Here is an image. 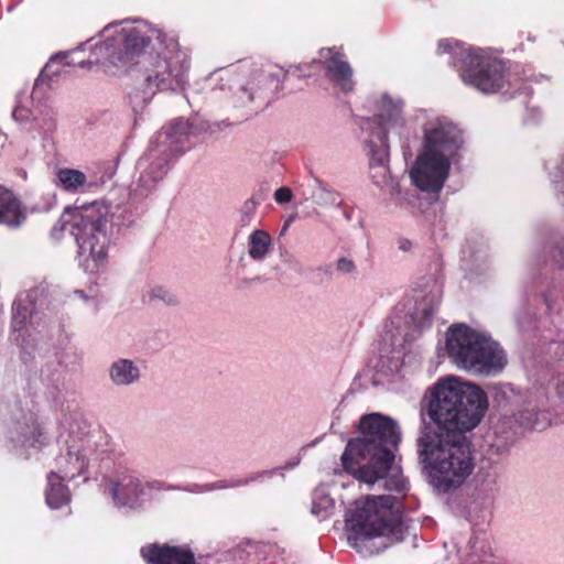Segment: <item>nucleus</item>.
Segmentation results:
<instances>
[{"mask_svg": "<svg viewBox=\"0 0 564 564\" xmlns=\"http://www.w3.org/2000/svg\"><path fill=\"white\" fill-rule=\"evenodd\" d=\"M401 442V432L395 420L381 413L361 416L359 436L350 440L341 455L345 470L367 485H378L399 494L408 489V482L393 467L392 449Z\"/></svg>", "mask_w": 564, "mask_h": 564, "instance_id": "f257e3e1", "label": "nucleus"}, {"mask_svg": "<svg viewBox=\"0 0 564 564\" xmlns=\"http://www.w3.org/2000/svg\"><path fill=\"white\" fill-rule=\"evenodd\" d=\"M426 414L444 437L464 436L477 427L488 409V398L476 384L455 377L440 379L426 393Z\"/></svg>", "mask_w": 564, "mask_h": 564, "instance_id": "f03ea898", "label": "nucleus"}, {"mask_svg": "<svg viewBox=\"0 0 564 564\" xmlns=\"http://www.w3.org/2000/svg\"><path fill=\"white\" fill-rule=\"evenodd\" d=\"M416 453L429 482L443 494L462 487L475 468L470 443L465 436L444 437L425 420L416 437Z\"/></svg>", "mask_w": 564, "mask_h": 564, "instance_id": "7ed1b4c3", "label": "nucleus"}, {"mask_svg": "<svg viewBox=\"0 0 564 564\" xmlns=\"http://www.w3.org/2000/svg\"><path fill=\"white\" fill-rule=\"evenodd\" d=\"M348 542L359 553L379 552L387 544L375 547L372 540L387 538L402 540L400 500L391 495L365 496L356 500L346 516Z\"/></svg>", "mask_w": 564, "mask_h": 564, "instance_id": "20e7f679", "label": "nucleus"}, {"mask_svg": "<svg viewBox=\"0 0 564 564\" xmlns=\"http://www.w3.org/2000/svg\"><path fill=\"white\" fill-rule=\"evenodd\" d=\"M402 109L403 101L401 99H392L384 94L380 101L378 115L373 119H367L361 123V129L369 134L365 143L369 155L371 180L377 186L389 188L393 195L399 194V185L391 177L388 166V138L390 134H394L401 139L408 134Z\"/></svg>", "mask_w": 564, "mask_h": 564, "instance_id": "39448f33", "label": "nucleus"}, {"mask_svg": "<svg viewBox=\"0 0 564 564\" xmlns=\"http://www.w3.org/2000/svg\"><path fill=\"white\" fill-rule=\"evenodd\" d=\"M445 350L456 368L474 376H496L508 362L499 343L465 324H454L447 329Z\"/></svg>", "mask_w": 564, "mask_h": 564, "instance_id": "423d86ee", "label": "nucleus"}, {"mask_svg": "<svg viewBox=\"0 0 564 564\" xmlns=\"http://www.w3.org/2000/svg\"><path fill=\"white\" fill-rule=\"evenodd\" d=\"M63 229L68 230L78 246V254L96 264L105 261L109 246L110 215L108 207L99 202L66 208Z\"/></svg>", "mask_w": 564, "mask_h": 564, "instance_id": "0eeeda50", "label": "nucleus"}, {"mask_svg": "<svg viewBox=\"0 0 564 564\" xmlns=\"http://www.w3.org/2000/svg\"><path fill=\"white\" fill-rule=\"evenodd\" d=\"M442 286L434 282L429 292L417 291L400 302L384 325L383 338L392 348H402L431 327L433 315L441 303Z\"/></svg>", "mask_w": 564, "mask_h": 564, "instance_id": "6e6552de", "label": "nucleus"}, {"mask_svg": "<svg viewBox=\"0 0 564 564\" xmlns=\"http://www.w3.org/2000/svg\"><path fill=\"white\" fill-rule=\"evenodd\" d=\"M192 133L188 121L180 118L162 128L152 140L149 150L139 159V185L147 193L166 175L171 162L184 152Z\"/></svg>", "mask_w": 564, "mask_h": 564, "instance_id": "1a4fd4ad", "label": "nucleus"}, {"mask_svg": "<svg viewBox=\"0 0 564 564\" xmlns=\"http://www.w3.org/2000/svg\"><path fill=\"white\" fill-rule=\"evenodd\" d=\"M137 63L140 65L144 85V101L160 90L182 89L189 67L186 52L182 51L173 39L166 41L162 51L155 55L152 53L143 55Z\"/></svg>", "mask_w": 564, "mask_h": 564, "instance_id": "9d476101", "label": "nucleus"}, {"mask_svg": "<svg viewBox=\"0 0 564 564\" xmlns=\"http://www.w3.org/2000/svg\"><path fill=\"white\" fill-rule=\"evenodd\" d=\"M437 50L453 54L454 66L465 85L484 94H494L505 86V65L481 50L464 48L451 40L440 41Z\"/></svg>", "mask_w": 564, "mask_h": 564, "instance_id": "9b49d317", "label": "nucleus"}, {"mask_svg": "<svg viewBox=\"0 0 564 564\" xmlns=\"http://www.w3.org/2000/svg\"><path fill=\"white\" fill-rule=\"evenodd\" d=\"M161 37V33L145 22H126L121 25L120 31H116L115 36L96 45L93 55L96 56V62L104 65L126 66L133 57L142 58L143 55H147L145 48L153 39H156L161 46L163 44Z\"/></svg>", "mask_w": 564, "mask_h": 564, "instance_id": "f8f14e48", "label": "nucleus"}, {"mask_svg": "<svg viewBox=\"0 0 564 564\" xmlns=\"http://www.w3.org/2000/svg\"><path fill=\"white\" fill-rule=\"evenodd\" d=\"M464 144L463 131L447 118L429 120L423 128L422 150L453 161Z\"/></svg>", "mask_w": 564, "mask_h": 564, "instance_id": "ddd939ff", "label": "nucleus"}, {"mask_svg": "<svg viewBox=\"0 0 564 564\" xmlns=\"http://www.w3.org/2000/svg\"><path fill=\"white\" fill-rule=\"evenodd\" d=\"M452 162L422 150L410 170L412 184L423 192H440L448 177Z\"/></svg>", "mask_w": 564, "mask_h": 564, "instance_id": "4468645a", "label": "nucleus"}, {"mask_svg": "<svg viewBox=\"0 0 564 564\" xmlns=\"http://www.w3.org/2000/svg\"><path fill=\"white\" fill-rule=\"evenodd\" d=\"M318 63L323 64L326 78L345 93L355 87L352 68L344 56L333 48H322L318 53Z\"/></svg>", "mask_w": 564, "mask_h": 564, "instance_id": "2eb2a0df", "label": "nucleus"}, {"mask_svg": "<svg viewBox=\"0 0 564 564\" xmlns=\"http://www.w3.org/2000/svg\"><path fill=\"white\" fill-rule=\"evenodd\" d=\"M547 399L541 391L529 393L516 414L517 422L529 430H543L551 423Z\"/></svg>", "mask_w": 564, "mask_h": 564, "instance_id": "dca6fc26", "label": "nucleus"}, {"mask_svg": "<svg viewBox=\"0 0 564 564\" xmlns=\"http://www.w3.org/2000/svg\"><path fill=\"white\" fill-rule=\"evenodd\" d=\"M141 554L149 564H196L194 553L178 546L154 544L142 547Z\"/></svg>", "mask_w": 564, "mask_h": 564, "instance_id": "f3484780", "label": "nucleus"}, {"mask_svg": "<svg viewBox=\"0 0 564 564\" xmlns=\"http://www.w3.org/2000/svg\"><path fill=\"white\" fill-rule=\"evenodd\" d=\"M110 492L118 506L133 505L144 494L141 480L132 473H121L110 482Z\"/></svg>", "mask_w": 564, "mask_h": 564, "instance_id": "a211bd4d", "label": "nucleus"}, {"mask_svg": "<svg viewBox=\"0 0 564 564\" xmlns=\"http://www.w3.org/2000/svg\"><path fill=\"white\" fill-rule=\"evenodd\" d=\"M108 378L115 387H130L141 379V369L132 359L117 358L108 368Z\"/></svg>", "mask_w": 564, "mask_h": 564, "instance_id": "6ab92c4d", "label": "nucleus"}, {"mask_svg": "<svg viewBox=\"0 0 564 564\" xmlns=\"http://www.w3.org/2000/svg\"><path fill=\"white\" fill-rule=\"evenodd\" d=\"M56 57H52L50 62L45 65L39 77L35 79L32 94H37L39 89L43 85H48L46 77L50 76L48 72L53 67ZM33 104V95H28L26 91H19L15 96V106L12 111V117L15 121H28L30 120L31 113V105Z\"/></svg>", "mask_w": 564, "mask_h": 564, "instance_id": "aec40b11", "label": "nucleus"}, {"mask_svg": "<svg viewBox=\"0 0 564 564\" xmlns=\"http://www.w3.org/2000/svg\"><path fill=\"white\" fill-rule=\"evenodd\" d=\"M25 210L14 194L0 185V224L20 227L25 220Z\"/></svg>", "mask_w": 564, "mask_h": 564, "instance_id": "412c9836", "label": "nucleus"}, {"mask_svg": "<svg viewBox=\"0 0 564 564\" xmlns=\"http://www.w3.org/2000/svg\"><path fill=\"white\" fill-rule=\"evenodd\" d=\"M86 466V457L75 446H70L65 455L56 458L57 475L64 479H73L80 476Z\"/></svg>", "mask_w": 564, "mask_h": 564, "instance_id": "4be33fe9", "label": "nucleus"}, {"mask_svg": "<svg viewBox=\"0 0 564 564\" xmlns=\"http://www.w3.org/2000/svg\"><path fill=\"white\" fill-rule=\"evenodd\" d=\"M546 352L551 358L557 359L560 364L556 366V376L553 378L552 387L556 397L564 406V334H557L556 339H551L546 347Z\"/></svg>", "mask_w": 564, "mask_h": 564, "instance_id": "5701e85b", "label": "nucleus"}, {"mask_svg": "<svg viewBox=\"0 0 564 564\" xmlns=\"http://www.w3.org/2000/svg\"><path fill=\"white\" fill-rule=\"evenodd\" d=\"M62 480H64V478L55 471H51L47 476L48 485L45 497L46 503L51 509H58L69 501V492Z\"/></svg>", "mask_w": 564, "mask_h": 564, "instance_id": "b1692460", "label": "nucleus"}, {"mask_svg": "<svg viewBox=\"0 0 564 564\" xmlns=\"http://www.w3.org/2000/svg\"><path fill=\"white\" fill-rule=\"evenodd\" d=\"M271 249V236L263 229L253 230L247 239L248 256L254 261H262Z\"/></svg>", "mask_w": 564, "mask_h": 564, "instance_id": "393cba45", "label": "nucleus"}, {"mask_svg": "<svg viewBox=\"0 0 564 564\" xmlns=\"http://www.w3.org/2000/svg\"><path fill=\"white\" fill-rule=\"evenodd\" d=\"M56 176L57 184L66 192H77L87 183L86 175L74 169H61Z\"/></svg>", "mask_w": 564, "mask_h": 564, "instance_id": "a878e982", "label": "nucleus"}, {"mask_svg": "<svg viewBox=\"0 0 564 564\" xmlns=\"http://www.w3.org/2000/svg\"><path fill=\"white\" fill-rule=\"evenodd\" d=\"M335 503L329 495L316 491L312 500L311 512L319 520H325L333 514Z\"/></svg>", "mask_w": 564, "mask_h": 564, "instance_id": "bb28decb", "label": "nucleus"}, {"mask_svg": "<svg viewBox=\"0 0 564 564\" xmlns=\"http://www.w3.org/2000/svg\"><path fill=\"white\" fill-rule=\"evenodd\" d=\"M547 252L551 260L564 269V234L553 232L546 239Z\"/></svg>", "mask_w": 564, "mask_h": 564, "instance_id": "cd10ccee", "label": "nucleus"}, {"mask_svg": "<svg viewBox=\"0 0 564 564\" xmlns=\"http://www.w3.org/2000/svg\"><path fill=\"white\" fill-rule=\"evenodd\" d=\"M32 307L31 302L22 299H18L12 306V328L15 332H20L25 326L28 319L31 316Z\"/></svg>", "mask_w": 564, "mask_h": 564, "instance_id": "c85d7f7f", "label": "nucleus"}, {"mask_svg": "<svg viewBox=\"0 0 564 564\" xmlns=\"http://www.w3.org/2000/svg\"><path fill=\"white\" fill-rule=\"evenodd\" d=\"M280 280V271L279 267H272L270 270H263L258 275L253 278H242L238 281L237 288L239 290H248L250 289L254 283H270V282H279Z\"/></svg>", "mask_w": 564, "mask_h": 564, "instance_id": "c756f323", "label": "nucleus"}, {"mask_svg": "<svg viewBox=\"0 0 564 564\" xmlns=\"http://www.w3.org/2000/svg\"><path fill=\"white\" fill-rule=\"evenodd\" d=\"M150 301L162 303L167 306H176L180 303L178 296L171 290L155 285L148 291Z\"/></svg>", "mask_w": 564, "mask_h": 564, "instance_id": "7c9ffc66", "label": "nucleus"}, {"mask_svg": "<svg viewBox=\"0 0 564 564\" xmlns=\"http://www.w3.org/2000/svg\"><path fill=\"white\" fill-rule=\"evenodd\" d=\"M260 200L254 196L247 199L239 212V224L241 227H248L257 221V208Z\"/></svg>", "mask_w": 564, "mask_h": 564, "instance_id": "2f4dec72", "label": "nucleus"}, {"mask_svg": "<svg viewBox=\"0 0 564 564\" xmlns=\"http://www.w3.org/2000/svg\"><path fill=\"white\" fill-rule=\"evenodd\" d=\"M279 475H280L279 474V469L263 470V471H260V473H254V474L250 475L249 477L237 479V480L230 482L229 485L220 486V488L241 487V486H246V485H248V484H250L252 481H258L260 484H265L271 478H273L274 476H279Z\"/></svg>", "mask_w": 564, "mask_h": 564, "instance_id": "473e14b6", "label": "nucleus"}, {"mask_svg": "<svg viewBox=\"0 0 564 564\" xmlns=\"http://www.w3.org/2000/svg\"><path fill=\"white\" fill-rule=\"evenodd\" d=\"M314 200L317 205L329 207V206H340L341 199L337 192L321 186L314 193Z\"/></svg>", "mask_w": 564, "mask_h": 564, "instance_id": "72a5a7b5", "label": "nucleus"}, {"mask_svg": "<svg viewBox=\"0 0 564 564\" xmlns=\"http://www.w3.org/2000/svg\"><path fill=\"white\" fill-rule=\"evenodd\" d=\"M335 270L340 275H354L357 273V263L350 256H341L335 262Z\"/></svg>", "mask_w": 564, "mask_h": 564, "instance_id": "f704fd0d", "label": "nucleus"}, {"mask_svg": "<svg viewBox=\"0 0 564 564\" xmlns=\"http://www.w3.org/2000/svg\"><path fill=\"white\" fill-rule=\"evenodd\" d=\"M552 183L555 192L564 197V154L556 171L552 174Z\"/></svg>", "mask_w": 564, "mask_h": 564, "instance_id": "c9c22d12", "label": "nucleus"}, {"mask_svg": "<svg viewBox=\"0 0 564 564\" xmlns=\"http://www.w3.org/2000/svg\"><path fill=\"white\" fill-rule=\"evenodd\" d=\"M398 249L402 252H410L413 249V243L408 239L400 238L398 240Z\"/></svg>", "mask_w": 564, "mask_h": 564, "instance_id": "e433bc0d", "label": "nucleus"}, {"mask_svg": "<svg viewBox=\"0 0 564 564\" xmlns=\"http://www.w3.org/2000/svg\"><path fill=\"white\" fill-rule=\"evenodd\" d=\"M302 459V454L299 452L290 462L284 464V469L293 468L300 464Z\"/></svg>", "mask_w": 564, "mask_h": 564, "instance_id": "4c0bfd02", "label": "nucleus"}, {"mask_svg": "<svg viewBox=\"0 0 564 564\" xmlns=\"http://www.w3.org/2000/svg\"><path fill=\"white\" fill-rule=\"evenodd\" d=\"M295 218H296V213H293L290 216H288V218L284 220V232L286 231L289 226L294 221Z\"/></svg>", "mask_w": 564, "mask_h": 564, "instance_id": "58836bf2", "label": "nucleus"}, {"mask_svg": "<svg viewBox=\"0 0 564 564\" xmlns=\"http://www.w3.org/2000/svg\"><path fill=\"white\" fill-rule=\"evenodd\" d=\"M282 197H283V194H282V187H279L275 189L274 192V199L275 202L279 204V205H282Z\"/></svg>", "mask_w": 564, "mask_h": 564, "instance_id": "ea45409f", "label": "nucleus"}, {"mask_svg": "<svg viewBox=\"0 0 564 564\" xmlns=\"http://www.w3.org/2000/svg\"><path fill=\"white\" fill-rule=\"evenodd\" d=\"M292 199V191L289 187L284 186V204L291 202Z\"/></svg>", "mask_w": 564, "mask_h": 564, "instance_id": "a19ab883", "label": "nucleus"}, {"mask_svg": "<svg viewBox=\"0 0 564 564\" xmlns=\"http://www.w3.org/2000/svg\"><path fill=\"white\" fill-rule=\"evenodd\" d=\"M239 90L247 95V100H249V101L252 100V98H253L252 95L251 94H247V90H246V88L243 86H239Z\"/></svg>", "mask_w": 564, "mask_h": 564, "instance_id": "79ce46f5", "label": "nucleus"}, {"mask_svg": "<svg viewBox=\"0 0 564 564\" xmlns=\"http://www.w3.org/2000/svg\"><path fill=\"white\" fill-rule=\"evenodd\" d=\"M75 293H76L79 297H82V299H85V300L87 299V296L85 295L84 291H76Z\"/></svg>", "mask_w": 564, "mask_h": 564, "instance_id": "37998d69", "label": "nucleus"}, {"mask_svg": "<svg viewBox=\"0 0 564 564\" xmlns=\"http://www.w3.org/2000/svg\"><path fill=\"white\" fill-rule=\"evenodd\" d=\"M115 29H118V25H115ZM115 31H118V30H115ZM115 35H116V32H113V34H112V35H110V36H108L107 39H111V37H112V36H115Z\"/></svg>", "mask_w": 564, "mask_h": 564, "instance_id": "c03bdc74", "label": "nucleus"}, {"mask_svg": "<svg viewBox=\"0 0 564 564\" xmlns=\"http://www.w3.org/2000/svg\"><path fill=\"white\" fill-rule=\"evenodd\" d=\"M113 26L109 25L105 29L106 32H109Z\"/></svg>", "mask_w": 564, "mask_h": 564, "instance_id": "a18cd8bd", "label": "nucleus"}, {"mask_svg": "<svg viewBox=\"0 0 564 564\" xmlns=\"http://www.w3.org/2000/svg\"><path fill=\"white\" fill-rule=\"evenodd\" d=\"M345 217H346V219H348V220H349V219H350V215H349V213H347V212H346V213H345Z\"/></svg>", "mask_w": 564, "mask_h": 564, "instance_id": "49530a36", "label": "nucleus"}, {"mask_svg": "<svg viewBox=\"0 0 564 564\" xmlns=\"http://www.w3.org/2000/svg\"><path fill=\"white\" fill-rule=\"evenodd\" d=\"M58 74H59V72H58V70H56V72H53V73H52V75H54V76H55V75H58Z\"/></svg>", "mask_w": 564, "mask_h": 564, "instance_id": "de8ad7c7", "label": "nucleus"}]
</instances>
